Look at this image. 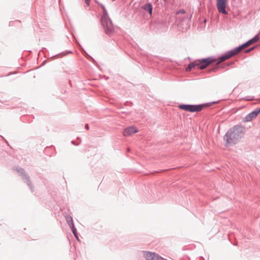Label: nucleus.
Listing matches in <instances>:
<instances>
[{
    "instance_id": "nucleus-6",
    "label": "nucleus",
    "mask_w": 260,
    "mask_h": 260,
    "mask_svg": "<svg viewBox=\"0 0 260 260\" xmlns=\"http://www.w3.org/2000/svg\"><path fill=\"white\" fill-rule=\"evenodd\" d=\"M216 6L218 12L223 14H228L225 10L227 0H216Z\"/></svg>"
},
{
    "instance_id": "nucleus-5",
    "label": "nucleus",
    "mask_w": 260,
    "mask_h": 260,
    "mask_svg": "<svg viewBox=\"0 0 260 260\" xmlns=\"http://www.w3.org/2000/svg\"><path fill=\"white\" fill-rule=\"evenodd\" d=\"M205 106V105H180L179 108L181 109L190 112H200Z\"/></svg>"
},
{
    "instance_id": "nucleus-1",
    "label": "nucleus",
    "mask_w": 260,
    "mask_h": 260,
    "mask_svg": "<svg viewBox=\"0 0 260 260\" xmlns=\"http://www.w3.org/2000/svg\"><path fill=\"white\" fill-rule=\"evenodd\" d=\"M242 128L239 126H235L226 133L224 139L227 144H235L242 137Z\"/></svg>"
},
{
    "instance_id": "nucleus-14",
    "label": "nucleus",
    "mask_w": 260,
    "mask_h": 260,
    "mask_svg": "<svg viewBox=\"0 0 260 260\" xmlns=\"http://www.w3.org/2000/svg\"><path fill=\"white\" fill-rule=\"evenodd\" d=\"M152 260H167L159 256L158 254H155Z\"/></svg>"
},
{
    "instance_id": "nucleus-9",
    "label": "nucleus",
    "mask_w": 260,
    "mask_h": 260,
    "mask_svg": "<svg viewBox=\"0 0 260 260\" xmlns=\"http://www.w3.org/2000/svg\"><path fill=\"white\" fill-rule=\"evenodd\" d=\"M18 172L23 176V179H24L25 182H26L27 185L29 186L30 188L32 189L31 184L29 180V177L25 174L24 170L22 168H19L17 170Z\"/></svg>"
},
{
    "instance_id": "nucleus-12",
    "label": "nucleus",
    "mask_w": 260,
    "mask_h": 260,
    "mask_svg": "<svg viewBox=\"0 0 260 260\" xmlns=\"http://www.w3.org/2000/svg\"><path fill=\"white\" fill-rule=\"evenodd\" d=\"M259 40V37L258 35H256L252 39L249 40L245 43L246 44V46H248L253 43L256 42Z\"/></svg>"
},
{
    "instance_id": "nucleus-20",
    "label": "nucleus",
    "mask_w": 260,
    "mask_h": 260,
    "mask_svg": "<svg viewBox=\"0 0 260 260\" xmlns=\"http://www.w3.org/2000/svg\"><path fill=\"white\" fill-rule=\"evenodd\" d=\"M85 128H86V129H87V130L89 129V126H88V125L87 124H86L85 125Z\"/></svg>"
},
{
    "instance_id": "nucleus-4",
    "label": "nucleus",
    "mask_w": 260,
    "mask_h": 260,
    "mask_svg": "<svg viewBox=\"0 0 260 260\" xmlns=\"http://www.w3.org/2000/svg\"><path fill=\"white\" fill-rule=\"evenodd\" d=\"M242 49V47L240 46L233 50H230L227 52H226L224 54L221 55L219 58V61H218L216 63L219 64L221 62H222L229 58L233 56L234 55L238 53Z\"/></svg>"
},
{
    "instance_id": "nucleus-2",
    "label": "nucleus",
    "mask_w": 260,
    "mask_h": 260,
    "mask_svg": "<svg viewBox=\"0 0 260 260\" xmlns=\"http://www.w3.org/2000/svg\"><path fill=\"white\" fill-rule=\"evenodd\" d=\"M102 25L105 33L111 36L114 33V26L111 19L109 18L107 11L104 8V14L101 18Z\"/></svg>"
},
{
    "instance_id": "nucleus-19",
    "label": "nucleus",
    "mask_w": 260,
    "mask_h": 260,
    "mask_svg": "<svg viewBox=\"0 0 260 260\" xmlns=\"http://www.w3.org/2000/svg\"><path fill=\"white\" fill-rule=\"evenodd\" d=\"M74 236L75 237V238H76L77 240H79V238H78V235H77V234H74Z\"/></svg>"
},
{
    "instance_id": "nucleus-17",
    "label": "nucleus",
    "mask_w": 260,
    "mask_h": 260,
    "mask_svg": "<svg viewBox=\"0 0 260 260\" xmlns=\"http://www.w3.org/2000/svg\"><path fill=\"white\" fill-rule=\"evenodd\" d=\"M240 46L242 47V49L244 47H247V46H246V44L245 43H244L243 44H242V45H241Z\"/></svg>"
},
{
    "instance_id": "nucleus-11",
    "label": "nucleus",
    "mask_w": 260,
    "mask_h": 260,
    "mask_svg": "<svg viewBox=\"0 0 260 260\" xmlns=\"http://www.w3.org/2000/svg\"><path fill=\"white\" fill-rule=\"evenodd\" d=\"M154 253L150 252H145L144 253V256L146 259V260H152L153 257V256L155 255Z\"/></svg>"
},
{
    "instance_id": "nucleus-18",
    "label": "nucleus",
    "mask_w": 260,
    "mask_h": 260,
    "mask_svg": "<svg viewBox=\"0 0 260 260\" xmlns=\"http://www.w3.org/2000/svg\"><path fill=\"white\" fill-rule=\"evenodd\" d=\"M71 218H72V217H70V218L67 219V221L69 223V225H70V223H71Z\"/></svg>"
},
{
    "instance_id": "nucleus-13",
    "label": "nucleus",
    "mask_w": 260,
    "mask_h": 260,
    "mask_svg": "<svg viewBox=\"0 0 260 260\" xmlns=\"http://www.w3.org/2000/svg\"><path fill=\"white\" fill-rule=\"evenodd\" d=\"M71 223H70V227L71 228L73 234H77V230L74 226L73 219L71 218Z\"/></svg>"
},
{
    "instance_id": "nucleus-16",
    "label": "nucleus",
    "mask_w": 260,
    "mask_h": 260,
    "mask_svg": "<svg viewBox=\"0 0 260 260\" xmlns=\"http://www.w3.org/2000/svg\"><path fill=\"white\" fill-rule=\"evenodd\" d=\"M85 2V7H88L89 5L90 0H84Z\"/></svg>"
},
{
    "instance_id": "nucleus-21",
    "label": "nucleus",
    "mask_w": 260,
    "mask_h": 260,
    "mask_svg": "<svg viewBox=\"0 0 260 260\" xmlns=\"http://www.w3.org/2000/svg\"><path fill=\"white\" fill-rule=\"evenodd\" d=\"M252 49H253V48H251V49H250V50H248L247 51H246V52H249L250 50H252Z\"/></svg>"
},
{
    "instance_id": "nucleus-8",
    "label": "nucleus",
    "mask_w": 260,
    "mask_h": 260,
    "mask_svg": "<svg viewBox=\"0 0 260 260\" xmlns=\"http://www.w3.org/2000/svg\"><path fill=\"white\" fill-rule=\"evenodd\" d=\"M137 132L138 130L135 126H131L125 128L123 132V134L124 136L128 137Z\"/></svg>"
},
{
    "instance_id": "nucleus-3",
    "label": "nucleus",
    "mask_w": 260,
    "mask_h": 260,
    "mask_svg": "<svg viewBox=\"0 0 260 260\" xmlns=\"http://www.w3.org/2000/svg\"><path fill=\"white\" fill-rule=\"evenodd\" d=\"M215 61L216 59H213L211 57L196 60L194 62L190 63L188 65L186 68V71L187 72L190 71L195 67H198L200 69L203 70L206 68L209 64L212 62H215Z\"/></svg>"
},
{
    "instance_id": "nucleus-7",
    "label": "nucleus",
    "mask_w": 260,
    "mask_h": 260,
    "mask_svg": "<svg viewBox=\"0 0 260 260\" xmlns=\"http://www.w3.org/2000/svg\"><path fill=\"white\" fill-rule=\"evenodd\" d=\"M260 113V108H256L254 111L247 115L244 118V122H249L255 118Z\"/></svg>"
},
{
    "instance_id": "nucleus-15",
    "label": "nucleus",
    "mask_w": 260,
    "mask_h": 260,
    "mask_svg": "<svg viewBox=\"0 0 260 260\" xmlns=\"http://www.w3.org/2000/svg\"><path fill=\"white\" fill-rule=\"evenodd\" d=\"M185 14V11L183 9H180L176 12L177 15H179V14H183L184 15Z\"/></svg>"
},
{
    "instance_id": "nucleus-10",
    "label": "nucleus",
    "mask_w": 260,
    "mask_h": 260,
    "mask_svg": "<svg viewBox=\"0 0 260 260\" xmlns=\"http://www.w3.org/2000/svg\"><path fill=\"white\" fill-rule=\"evenodd\" d=\"M143 8L144 10L147 11L150 15L152 13V5L150 3L147 4L143 6Z\"/></svg>"
}]
</instances>
